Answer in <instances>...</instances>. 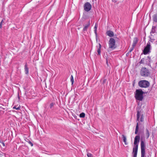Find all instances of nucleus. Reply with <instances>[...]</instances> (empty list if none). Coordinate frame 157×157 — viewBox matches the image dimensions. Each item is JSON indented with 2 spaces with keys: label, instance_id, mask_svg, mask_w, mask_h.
<instances>
[{
  "label": "nucleus",
  "instance_id": "nucleus-28",
  "mask_svg": "<svg viewBox=\"0 0 157 157\" xmlns=\"http://www.w3.org/2000/svg\"><path fill=\"white\" fill-rule=\"evenodd\" d=\"M3 21L2 20L0 23V28H1L2 27V25L3 22Z\"/></svg>",
  "mask_w": 157,
  "mask_h": 157
},
{
  "label": "nucleus",
  "instance_id": "nucleus-14",
  "mask_svg": "<svg viewBox=\"0 0 157 157\" xmlns=\"http://www.w3.org/2000/svg\"><path fill=\"white\" fill-rule=\"evenodd\" d=\"M97 47L98 48L97 50L98 55H100L101 53V45L100 44H99V46L98 47V46Z\"/></svg>",
  "mask_w": 157,
  "mask_h": 157
},
{
  "label": "nucleus",
  "instance_id": "nucleus-10",
  "mask_svg": "<svg viewBox=\"0 0 157 157\" xmlns=\"http://www.w3.org/2000/svg\"><path fill=\"white\" fill-rule=\"evenodd\" d=\"M138 38L137 37H135L134 38L132 44V47H135L138 42Z\"/></svg>",
  "mask_w": 157,
  "mask_h": 157
},
{
  "label": "nucleus",
  "instance_id": "nucleus-34",
  "mask_svg": "<svg viewBox=\"0 0 157 157\" xmlns=\"http://www.w3.org/2000/svg\"><path fill=\"white\" fill-rule=\"evenodd\" d=\"M2 144L3 146H4V147L5 146V144L3 142H2Z\"/></svg>",
  "mask_w": 157,
  "mask_h": 157
},
{
  "label": "nucleus",
  "instance_id": "nucleus-8",
  "mask_svg": "<svg viewBox=\"0 0 157 157\" xmlns=\"http://www.w3.org/2000/svg\"><path fill=\"white\" fill-rule=\"evenodd\" d=\"M84 8L86 11L88 12L91 9V5L90 3L86 2L84 5Z\"/></svg>",
  "mask_w": 157,
  "mask_h": 157
},
{
  "label": "nucleus",
  "instance_id": "nucleus-20",
  "mask_svg": "<svg viewBox=\"0 0 157 157\" xmlns=\"http://www.w3.org/2000/svg\"><path fill=\"white\" fill-rule=\"evenodd\" d=\"M86 151L87 152V155L88 157H93V155H92V154H91L90 153H89L88 152L87 149L86 150Z\"/></svg>",
  "mask_w": 157,
  "mask_h": 157
},
{
  "label": "nucleus",
  "instance_id": "nucleus-11",
  "mask_svg": "<svg viewBox=\"0 0 157 157\" xmlns=\"http://www.w3.org/2000/svg\"><path fill=\"white\" fill-rule=\"evenodd\" d=\"M106 34L108 36L110 37H113L114 36L113 33L110 30L107 31L106 32Z\"/></svg>",
  "mask_w": 157,
  "mask_h": 157
},
{
  "label": "nucleus",
  "instance_id": "nucleus-16",
  "mask_svg": "<svg viewBox=\"0 0 157 157\" xmlns=\"http://www.w3.org/2000/svg\"><path fill=\"white\" fill-rule=\"evenodd\" d=\"M140 113H141L140 111H138L137 112V115H136V117H137L136 121H139V118L140 117Z\"/></svg>",
  "mask_w": 157,
  "mask_h": 157
},
{
  "label": "nucleus",
  "instance_id": "nucleus-1",
  "mask_svg": "<svg viewBox=\"0 0 157 157\" xmlns=\"http://www.w3.org/2000/svg\"><path fill=\"white\" fill-rule=\"evenodd\" d=\"M140 139V137L139 136H136L135 137L134 142V146L133 148V157H137L138 144Z\"/></svg>",
  "mask_w": 157,
  "mask_h": 157
},
{
  "label": "nucleus",
  "instance_id": "nucleus-17",
  "mask_svg": "<svg viewBox=\"0 0 157 157\" xmlns=\"http://www.w3.org/2000/svg\"><path fill=\"white\" fill-rule=\"evenodd\" d=\"M138 129H139V124H138V122H137V123L136 125V129H135V133L136 134H137V132H138Z\"/></svg>",
  "mask_w": 157,
  "mask_h": 157
},
{
  "label": "nucleus",
  "instance_id": "nucleus-21",
  "mask_svg": "<svg viewBox=\"0 0 157 157\" xmlns=\"http://www.w3.org/2000/svg\"><path fill=\"white\" fill-rule=\"evenodd\" d=\"M85 114L84 113H82L80 114L79 117L81 118H84L85 117Z\"/></svg>",
  "mask_w": 157,
  "mask_h": 157
},
{
  "label": "nucleus",
  "instance_id": "nucleus-7",
  "mask_svg": "<svg viewBox=\"0 0 157 157\" xmlns=\"http://www.w3.org/2000/svg\"><path fill=\"white\" fill-rule=\"evenodd\" d=\"M151 49V47L150 42L149 41L147 44V45L145 47L143 53L144 55H147L151 52L150 50Z\"/></svg>",
  "mask_w": 157,
  "mask_h": 157
},
{
  "label": "nucleus",
  "instance_id": "nucleus-33",
  "mask_svg": "<svg viewBox=\"0 0 157 157\" xmlns=\"http://www.w3.org/2000/svg\"><path fill=\"white\" fill-rule=\"evenodd\" d=\"M154 39H150V40L149 41H150L151 42H153V41H154Z\"/></svg>",
  "mask_w": 157,
  "mask_h": 157
},
{
  "label": "nucleus",
  "instance_id": "nucleus-19",
  "mask_svg": "<svg viewBox=\"0 0 157 157\" xmlns=\"http://www.w3.org/2000/svg\"><path fill=\"white\" fill-rule=\"evenodd\" d=\"M150 133L149 130L147 129H146V136L147 138H148L149 136Z\"/></svg>",
  "mask_w": 157,
  "mask_h": 157
},
{
  "label": "nucleus",
  "instance_id": "nucleus-35",
  "mask_svg": "<svg viewBox=\"0 0 157 157\" xmlns=\"http://www.w3.org/2000/svg\"><path fill=\"white\" fill-rule=\"evenodd\" d=\"M3 142V141H2L1 140H0V143H2Z\"/></svg>",
  "mask_w": 157,
  "mask_h": 157
},
{
  "label": "nucleus",
  "instance_id": "nucleus-3",
  "mask_svg": "<svg viewBox=\"0 0 157 157\" xmlns=\"http://www.w3.org/2000/svg\"><path fill=\"white\" fill-rule=\"evenodd\" d=\"M141 157H144L145 154L146 145L145 141L141 140Z\"/></svg>",
  "mask_w": 157,
  "mask_h": 157
},
{
  "label": "nucleus",
  "instance_id": "nucleus-27",
  "mask_svg": "<svg viewBox=\"0 0 157 157\" xmlns=\"http://www.w3.org/2000/svg\"><path fill=\"white\" fill-rule=\"evenodd\" d=\"M155 32V30L154 29H153V28L152 29L151 31V33H154Z\"/></svg>",
  "mask_w": 157,
  "mask_h": 157
},
{
  "label": "nucleus",
  "instance_id": "nucleus-9",
  "mask_svg": "<svg viewBox=\"0 0 157 157\" xmlns=\"http://www.w3.org/2000/svg\"><path fill=\"white\" fill-rule=\"evenodd\" d=\"M145 64L149 65L151 60V58L149 56H148L147 59L145 60Z\"/></svg>",
  "mask_w": 157,
  "mask_h": 157
},
{
  "label": "nucleus",
  "instance_id": "nucleus-32",
  "mask_svg": "<svg viewBox=\"0 0 157 157\" xmlns=\"http://www.w3.org/2000/svg\"><path fill=\"white\" fill-rule=\"evenodd\" d=\"M29 143L31 145V146H33V144L31 141H29Z\"/></svg>",
  "mask_w": 157,
  "mask_h": 157
},
{
  "label": "nucleus",
  "instance_id": "nucleus-6",
  "mask_svg": "<svg viewBox=\"0 0 157 157\" xmlns=\"http://www.w3.org/2000/svg\"><path fill=\"white\" fill-rule=\"evenodd\" d=\"M109 48L112 49H115L117 46L115 45V40L113 38H110L109 43Z\"/></svg>",
  "mask_w": 157,
  "mask_h": 157
},
{
  "label": "nucleus",
  "instance_id": "nucleus-15",
  "mask_svg": "<svg viewBox=\"0 0 157 157\" xmlns=\"http://www.w3.org/2000/svg\"><path fill=\"white\" fill-rule=\"evenodd\" d=\"M123 139V141L124 143V144L125 145H126L128 144L126 142V136L124 135H122Z\"/></svg>",
  "mask_w": 157,
  "mask_h": 157
},
{
  "label": "nucleus",
  "instance_id": "nucleus-4",
  "mask_svg": "<svg viewBox=\"0 0 157 157\" xmlns=\"http://www.w3.org/2000/svg\"><path fill=\"white\" fill-rule=\"evenodd\" d=\"M140 73L142 76L146 77L150 75V72L145 67H143L141 68Z\"/></svg>",
  "mask_w": 157,
  "mask_h": 157
},
{
  "label": "nucleus",
  "instance_id": "nucleus-24",
  "mask_svg": "<svg viewBox=\"0 0 157 157\" xmlns=\"http://www.w3.org/2000/svg\"><path fill=\"white\" fill-rule=\"evenodd\" d=\"M13 109H15L17 110H19L20 109V106H18V107H17V106H14L13 107Z\"/></svg>",
  "mask_w": 157,
  "mask_h": 157
},
{
  "label": "nucleus",
  "instance_id": "nucleus-25",
  "mask_svg": "<svg viewBox=\"0 0 157 157\" xmlns=\"http://www.w3.org/2000/svg\"><path fill=\"white\" fill-rule=\"evenodd\" d=\"M94 33H95L96 34L97 33V27L96 26V24H95V26L94 27Z\"/></svg>",
  "mask_w": 157,
  "mask_h": 157
},
{
  "label": "nucleus",
  "instance_id": "nucleus-26",
  "mask_svg": "<svg viewBox=\"0 0 157 157\" xmlns=\"http://www.w3.org/2000/svg\"><path fill=\"white\" fill-rule=\"evenodd\" d=\"M140 121L141 122H143L144 121V116L143 115H142L141 116V117L140 119Z\"/></svg>",
  "mask_w": 157,
  "mask_h": 157
},
{
  "label": "nucleus",
  "instance_id": "nucleus-23",
  "mask_svg": "<svg viewBox=\"0 0 157 157\" xmlns=\"http://www.w3.org/2000/svg\"><path fill=\"white\" fill-rule=\"evenodd\" d=\"M71 81L72 83V84H73L74 82V80L73 76L72 75L71 76Z\"/></svg>",
  "mask_w": 157,
  "mask_h": 157
},
{
  "label": "nucleus",
  "instance_id": "nucleus-31",
  "mask_svg": "<svg viewBox=\"0 0 157 157\" xmlns=\"http://www.w3.org/2000/svg\"><path fill=\"white\" fill-rule=\"evenodd\" d=\"M106 82V79H104L103 81V82H102L103 84H104Z\"/></svg>",
  "mask_w": 157,
  "mask_h": 157
},
{
  "label": "nucleus",
  "instance_id": "nucleus-12",
  "mask_svg": "<svg viewBox=\"0 0 157 157\" xmlns=\"http://www.w3.org/2000/svg\"><path fill=\"white\" fill-rule=\"evenodd\" d=\"M90 22H89L84 27L83 29V31H87V29L88 27L90 26Z\"/></svg>",
  "mask_w": 157,
  "mask_h": 157
},
{
  "label": "nucleus",
  "instance_id": "nucleus-22",
  "mask_svg": "<svg viewBox=\"0 0 157 157\" xmlns=\"http://www.w3.org/2000/svg\"><path fill=\"white\" fill-rule=\"evenodd\" d=\"M144 60H145V59L144 58H142L139 62L140 63V64L144 63Z\"/></svg>",
  "mask_w": 157,
  "mask_h": 157
},
{
  "label": "nucleus",
  "instance_id": "nucleus-5",
  "mask_svg": "<svg viewBox=\"0 0 157 157\" xmlns=\"http://www.w3.org/2000/svg\"><path fill=\"white\" fill-rule=\"evenodd\" d=\"M149 82L145 80H140L138 82V85L140 87L147 88L149 86Z\"/></svg>",
  "mask_w": 157,
  "mask_h": 157
},
{
  "label": "nucleus",
  "instance_id": "nucleus-30",
  "mask_svg": "<svg viewBox=\"0 0 157 157\" xmlns=\"http://www.w3.org/2000/svg\"><path fill=\"white\" fill-rule=\"evenodd\" d=\"M134 47H132V48H131L130 50H129V52H131L133 49Z\"/></svg>",
  "mask_w": 157,
  "mask_h": 157
},
{
  "label": "nucleus",
  "instance_id": "nucleus-18",
  "mask_svg": "<svg viewBox=\"0 0 157 157\" xmlns=\"http://www.w3.org/2000/svg\"><path fill=\"white\" fill-rule=\"evenodd\" d=\"M153 19L154 21L157 22V14H154L153 16Z\"/></svg>",
  "mask_w": 157,
  "mask_h": 157
},
{
  "label": "nucleus",
  "instance_id": "nucleus-13",
  "mask_svg": "<svg viewBox=\"0 0 157 157\" xmlns=\"http://www.w3.org/2000/svg\"><path fill=\"white\" fill-rule=\"evenodd\" d=\"M25 73L27 74L29 73V69L27 67V64L26 63L25 65Z\"/></svg>",
  "mask_w": 157,
  "mask_h": 157
},
{
  "label": "nucleus",
  "instance_id": "nucleus-2",
  "mask_svg": "<svg viewBox=\"0 0 157 157\" xmlns=\"http://www.w3.org/2000/svg\"><path fill=\"white\" fill-rule=\"evenodd\" d=\"M144 93V92L141 89L136 90L135 93L136 99L139 101H142L144 98L143 95Z\"/></svg>",
  "mask_w": 157,
  "mask_h": 157
},
{
  "label": "nucleus",
  "instance_id": "nucleus-29",
  "mask_svg": "<svg viewBox=\"0 0 157 157\" xmlns=\"http://www.w3.org/2000/svg\"><path fill=\"white\" fill-rule=\"evenodd\" d=\"M54 103H51V104L50 105V108H52V107L54 105Z\"/></svg>",
  "mask_w": 157,
  "mask_h": 157
}]
</instances>
